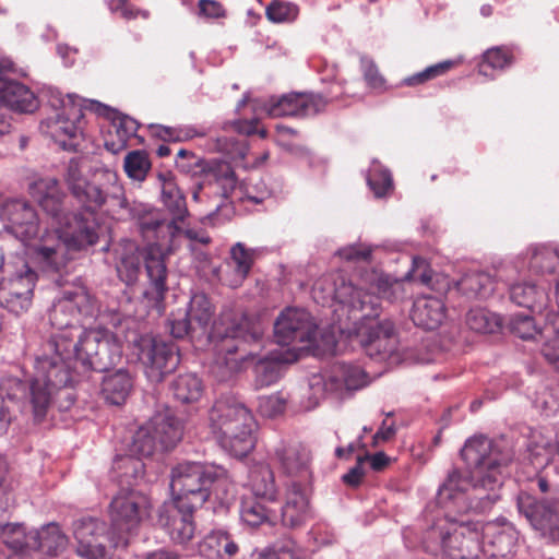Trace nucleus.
<instances>
[{
	"instance_id": "obj_1",
	"label": "nucleus",
	"mask_w": 559,
	"mask_h": 559,
	"mask_svg": "<svg viewBox=\"0 0 559 559\" xmlns=\"http://www.w3.org/2000/svg\"><path fill=\"white\" fill-rule=\"evenodd\" d=\"M98 313L95 299L83 286L62 290L53 300L49 321L55 331L35 357L29 383L31 404L36 419L46 416L53 397L62 394L68 404L74 402L70 386L76 377L88 371L105 372L121 358V345L107 329L76 325L81 319Z\"/></svg>"
},
{
	"instance_id": "obj_2",
	"label": "nucleus",
	"mask_w": 559,
	"mask_h": 559,
	"mask_svg": "<svg viewBox=\"0 0 559 559\" xmlns=\"http://www.w3.org/2000/svg\"><path fill=\"white\" fill-rule=\"evenodd\" d=\"M85 159H70L64 180L67 187L86 214L69 213L64 206L66 194L56 178H40L29 186L31 195L49 215L53 224L63 226V240L47 234L38 247L39 257L56 267L66 266L70 249L80 250L93 246L98 239L95 213L109 200L127 207L123 188L118 175L110 168L96 167L84 175Z\"/></svg>"
},
{
	"instance_id": "obj_3",
	"label": "nucleus",
	"mask_w": 559,
	"mask_h": 559,
	"mask_svg": "<svg viewBox=\"0 0 559 559\" xmlns=\"http://www.w3.org/2000/svg\"><path fill=\"white\" fill-rule=\"evenodd\" d=\"M404 281L389 274L371 270L361 275L359 286H355L341 274H330L319 278L313 285V298L325 305L336 301L347 308L348 319L366 353L376 359L389 358L397 346L395 328L392 321H376L379 316L380 299L396 301L405 297Z\"/></svg>"
},
{
	"instance_id": "obj_4",
	"label": "nucleus",
	"mask_w": 559,
	"mask_h": 559,
	"mask_svg": "<svg viewBox=\"0 0 559 559\" xmlns=\"http://www.w3.org/2000/svg\"><path fill=\"white\" fill-rule=\"evenodd\" d=\"M468 476L453 469L440 485L437 501L442 510L437 513H463L468 510L484 512L499 498L501 466L512 460L506 450V440H491L484 435L468 438L461 450Z\"/></svg>"
},
{
	"instance_id": "obj_5",
	"label": "nucleus",
	"mask_w": 559,
	"mask_h": 559,
	"mask_svg": "<svg viewBox=\"0 0 559 559\" xmlns=\"http://www.w3.org/2000/svg\"><path fill=\"white\" fill-rule=\"evenodd\" d=\"M150 509L148 498L135 490L124 489L114 497L110 508V528L97 518L83 516L73 522L76 554L84 559H105L107 539L114 548H126Z\"/></svg>"
},
{
	"instance_id": "obj_6",
	"label": "nucleus",
	"mask_w": 559,
	"mask_h": 559,
	"mask_svg": "<svg viewBox=\"0 0 559 559\" xmlns=\"http://www.w3.org/2000/svg\"><path fill=\"white\" fill-rule=\"evenodd\" d=\"M130 213L135 221L139 233L147 242L144 261L148 288L144 292V295L158 305L163 302L168 289L164 248L173 243L181 231V226L167 219L160 210L146 204L134 205Z\"/></svg>"
},
{
	"instance_id": "obj_7",
	"label": "nucleus",
	"mask_w": 559,
	"mask_h": 559,
	"mask_svg": "<svg viewBox=\"0 0 559 559\" xmlns=\"http://www.w3.org/2000/svg\"><path fill=\"white\" fill-rule=\"evenodd\" d=\"M263 324L258 317L248 316L240 309L226 308L214 322L210 337L221 341L222 345L216 364H224L225 371L221 380H225L240 369V362L246 359H254L253 350L238 355L241 344L260 343L263 337Z\"/></svg>"
},
{
	"instance_id": "obj_8",
	"label": "nucleus",
	"mask_w": 559,
	"mask_h": 559,
	"mask_svg": "<svg viewBox=\"0 0 559 559\" xmlns=\"http://www.w3.org/2000/svg\"><path fill=\"white\" fill-rule=\"evenodd\" d=\"M209 425L222 448L235 456L247 455L255 445V419L233 395H222L214 402Z\"/></svg>"
},
{
	"instance_id": "obj_9",
	"label": "nucleus",
	"mask_w": 559,
	"mask_h": 559,
	"mask_svg": "<svg viewBox=\"0 0 559 559\" xmlns=\"http://www.w3.org/2000/svg\"><path fill=\"white\" fill-rule=\"evenodd\" d=\"M228 477L225 468L197 462L180 463L171 471L173 500L191 507H202L214 495L223 499L227 493Z\"/></svg>"
},
{
	"instance_id": "obj_10",
	"label": "nucleus",
	"mask_w": 559,
	"mask_h": 559,
	"mask_svg": "<svg viewBox=\"0 0 559 559\" xmlns=\"http://www.w3.org/2000/svg\"><path fill=\"white\" fill-rule=\"evenodd\" d=\"M51 112L40 122V130L63 150H76L83 131V108L79 96L52 94L49 100Z\"/></svg>"
},
{
	"instance_id": "obj_11",
	"label": "nucleus",
	"mask_w": 559,
	"mask_h": 559,
	"mask_svg": "<svg viewBox=\"0 0 559 559\" xmlns=\"http://www.w3.org/2000/svg\"><path fill=\"white\" fill-rule=\"evenodd\" d=\"M10 506V496L0 485V516ZM0 537L14 551L38 550L48 556H56L67 543V536L56 523H50L39 531L25 532L20 524L0 522Z\"/></svg>"
},
{
	"instance_id": "obj_12",
	"label": "nucleus",
	"mask_w": 559,
	"mask_h": 559,
	"mask_svg": "<svg viewBox=\"0 0 559 559\" xmlns=\"http://www.w3.org/2000/svg\"><path fill=\"white\" fill-rule=\"evenodd\" d=\"M274 340L282 347H287L282 358L286 362H294L311 342L316 341V321L302 308L287 307L278 314L274 322Z\"/></svg>"
},
{
	"instance_id": "obj_13",
	"label": "nucleus",
	"mask_w": 559,
	"mask_h": 559,
	"mask_svg": "<svg viewBox=\"0 0 559 559\" xmlns=\"http://www.w3.org/2000/svg\"><path fill=\"white\" fill-rule=\"evenodd\" d=\"M0 216L5 224V229L9 233H11L15 238L21 240L26 246L34 248L36 259L39 263H41L45 267L53 271H59L61 269L49 264L48 261H44L39 257L38 247L43 237H45L47 234L56 235L60 237L61 240H63V226L57 225V229L53 231H49L45 228L41 233L38 216L34 207L21 199H13L4 202L0 210Z\"/></svg>"
},
{
	"instance_id": "obj_14",
	"label": "nucleus",
	"mask_w": 559,
	"mask_h": 559,
	"mask_svg": "<svg viewBox=\"0 0 559 559\" xmlns=\"http://www.w3.org/2000/svg\"><path fill=\"white\" fill-rule=\"evenodd\" d=\"M367 383L368 376L360 366L335 362L325 374H313L309 379V402L305 408H314L326 395L344 399Z\"/></svg>"
},
{
	"instance_id": "obj_15",
	"label": "nucleus",
	"mask_w": 559,
	"mask_h": 559,
	"mask_svg": "<svg viewBox=\"0 0 559 559\" xmlns=\"http://www.w3.org/2000/svg\"><path fill=\"white\" fill-rule=\"evenodd\" d=\"M531 292L537 296L538 302L528 306L533 317L526 313V340L539 337L543 342L544 357L559 369V309L545 316L543 309L546 306L547 295L535 287H532Z\"/></svg>"
},
{
	"instance_id": "obj_16",
	"label": "nucleus",
	"mask_w": 559,
	"mask_h": 559,
	"mask_svg": "<svg viewBox=\"0 0 559 559\" xmlns=\"http://www.w3.org/2000/svg\"><path fill=\"white\" fill-rule=\"evenodd\" d=\"M139 359L151 382H160L176 370L180 362L177 345L158 337L142 336L138 344Z\"/></svg>"
},
{
	"instance_id": "obj_17",
	"label": "nucleus",
	"mask_w": 559,
	"mask_h": 559,
	"mask_svg": "<svg viewBox=\"0 0 559 559\" xmlns=\"http://www.w3.org/2000/svg\"><path fill=\"white\" fill-rule=\"evenodd\" d=\"M326 102L320 95L293 93L280 98L271 97L261 109L269 117H309L325 107Z\"/></svg>"
},
{
	"instance_id": "obj_18",
	"label": "nucleus",
	"mask_w": 559,
	"mask_h": 559,
	"mask_svg": "<svg viewBox=\"0 0 559 559\" xmlns=\"http://www.w3.org/2000/svg\"><path fill=\"white\" fill-rule=\"evenodd\" d=\"M198 508L174 500L163 504L158 514V523L166 530L174 543L186 544L193 538L195 532L193 512Z\"/></svg>"
},
{
	"instance_id": "obj_19",
	"label": "nucleus",
	"mask_w": 559,
	"mask_h": 559,
	"mask_svg": "<svg viewBox=\"0 0 559 559\" xmlns=\"http://www.w3.org/2000/svg\"><path fill=\"white\" fill-rule=\"evenodd\" d=\"M237 178L235 171L228 164L218 166L215 173V182L207 186H200L193 191L192 199L195 202L204 201L209 203V216L215 214L225 203V200L236 191Z\"/></svg>"
},
{
	"instance_id": "obj_20",
	"label": "nucleus",
	"mask_w": 559,
	"mask_h": 559,
	"mask_svg": "<svg viewBox=\"0 0 559 559\" xmlns=\"http://www.w3.org/2000/svg\"><path fill=\"white\" fill-rule=\"evenodd\" d=\"M274 459L282 472L290 478L289 481L308 485L311 479V455L308 449L300 444L281 443L274 450Z\"/></svg>"
},
{
	"instance_id": "obj_21",
	"label": "nucleus",
	"mask_w": 559,
	"mask_h": 559,
	"mask_svg": "<svg viewBox=\"0 0 559 559\" xmlns=\"http://www.w3.org/2000/svg\"><path fill=\"white\" fill-rule=\"evenodd\" d=\"M311 518L308 485L287 481L284 504L281 509L282 524L286 527H300Z\"/></svg>"
},
{
	"instance_id": "obj_22",
	"label": "nucleus",
	"mask_w": 559,
	"mask_h": 559,
	"mask_svg": "<svg viewBox=\"0 0 559 559\" xmlns=\"http://www.w3.org/2000/svg\"><path fill=\"white\" fill-rule=\"evenodd\" d=\"M36 280V273L22 262L21 267L0 287V298L12 304V311L17 312L15 304L21 310H26L31 304Z\"/></svg>"
},
{
	"instance_id": "obj_23",
	"label": "nucleus",
	"mask_w": 559,
	"mask_h": 559,
	"mask_svg": "<svg viewBox=\"0 0 559 559\" xmlns=\"http://www.w3.org/2000/svg\"><path fill=\"white\" fill-rule=\"evenodd\" d=\"M10 69V62H0V105L19 112H33L38 107L37 97L26 85L5 79Z\"/></svg>"
},
{
	"instance_id": "obj_24",
	"label": "nucleus",
	"mask_w": 559,
	"mask_h": 559,
	"mask_svg": "<svg viewBox=\"0 0 559 559\" xmlns=\"http://www.w3.org/2000/svg\"><path fill=\"white\" fill-rule=\"evenodd\" d=\"M258 255L259 249L248 248L242 242L234 243L229 249V265L233 267V274L219 276V281L231 288L239 287L248 277Z\"/></svg>"
},
{
	"instance_id": "obj_25",
	"label": "nucleus",
	"mask_w": 559,
	"mask_h": 559,
	"mask_svg": "<svg viewBox=\"0 0 559 559\" xmlns=\"http://www.w3.org/2000/svg\"><path fill=\"white\" fill-rule=\"evenodd\" d=\"M413 322L425 330H436L445 318V306L440 297L423 295L417 297L411 312Z\"/></svg>"
},
{
	"instance_id": "obj_26",
	"label": "nucleus",
	"mask_w": 559,
	"mask_h": 559,
	"mask_svg": "<svg viewBox=\"0 0 559 559\" xmlns=\"http://www.w3.org/2000/svg\"><path fill=\"white\" fill-rule=\"evenodd\" d=\"M116 270L127 285L134 284L141 270V252L132 240H123L116 249Z\"/></svg>"
},
{
	"instance_id": "obj_27",
	"label": "nucleus",
	"mask_w": 559,
	"mask_h": 559,
	"mask_svg": "<svg viewBox=\"0 0 559 559\" xmlns=\"http://www.w3.org/2000/svg\"><path fill=\"white\" fill-rule=\"evenodd\" d=\"M200 551L210 559H236L240 547L228 532L215 530L204 537Z\"/></svg>"
},
{
	"instance_id": "obj_28",
	"label": "nucleus",
	"mask_w": 559,
	"mask_h": 559,
	"mask_svg": "<svg viewBox=\"0 0 559 559\" xmlns=\"http://www.w3.org/2000/svg\"><path fill=\"white\" fill-rule=\"evenodd\" d=\"M148 423L162 450L174 448L182 437L180 421L168 413H158Z\"/></svg>"
},
{
	"instance_id": "obj_29",
	"label": "nucleus",
	"mask_w": 559,
	"mask_h": 559,
	"mask_svg": "<svg viewBox=\"0 0 559 559\" xmlns=\"http://www.w3.org/2000/svg\"><path fill=\"white\" fill-rule=\"evenodd\" d=\"M530 522L543 536L559 538V502L536 504L530 513Z\"/></svg>"
},
{
	"instance_id": "obj_30",
	"label": "nucleus",
	"mask_w": 559,
	"mask_h": 559,
	"mask_svg": "<svg viewBox=\"0 0 559 559\" xmlns=\"http://www.w3.org/2000/svg\"><path fill=\"white\" fill-rule=\"evenodd\" d=\"M132 379L124 370H119L106 376L102 383L104 399L112 405H121L126 402L132 389Z\"/></svg>"
},
{
	"instance_id": "obj_31",
	"label": "nucleus",
	"mask_w": 559,
	"mask_h": 559,
	"mask_svg": "<svg viewBox=\"0 0 559 559\" xmlns=\"http://www.w3.org/2000/svg\"><path fill=\"white\" fill-rule=\"evenodd\" d=\"M265 500L248 496L241 500L240 504V519L243 524L250 527H258L263 524L272 525L274 523L275 515L265 506Z\"/></svg>"
},
{
	"instance_id": "obj_32",
	"label": "nucleus",
	"mask_w": 559,
	"mask_h": 559,
	"mask_svg": "<svg viewBox=\"0 0 559 559\" xmlns=\"http://www.w3.org/2000/svg\"><path fill=\"white\" fill-rule=\"evenodd\" d=\"M115 479L123 486H132L143 476L144 464L142 460L130 452L126 455H117L112 464Z\"/></svg>"
},
{
	"instance_id": "obj_33",
	"label": "nucleus",
	"mask_w": 559,
	"mask_h": 559,
	"mask_svg": "<svg viewBox=\"0 0 559 559\" xmlns=\"http://www.w3.org/2000/svg\"><path fill=\"white\" fill-rule=\"evenodd\" d=\"M249 486L253 497H259L266 501L276 500L274 474L269 465L260 464L251 469Z\"/></svg>"
},
{
	"instance_id": "obj_34",
	"label": "nucleus",
	"mask_w": 559,
	"mask_h": 559,
	"mask_svg": "<svg viewBox=\"0 0 559 559\" xmlns=\"http://www.w3.org/2000/svg\"><path fill=\"white\" fill-rule=\"evenodd\" d=\"M24 391V384L16 378L3 379L0 382V435L7 431L11 421V409L16 404L19 393Z\"/></svg>"
},
{
	"instance_id": "obj_35",
	"label": "nucleus",
	"mask_w": 559,
	"mask_h": 559,
	"mask_svg": "<svg viewBox=\"0 0 559 559\" xmlns=\"http://www.w3.org/2000/svg\"><path fill=\"white\" fill-rule=\"evenodd\" d=\"M162 201L171 215L170 221L175 225L185 224L186 218L189 216L186 198L173 181H166L163 185Z\"/></svg>"
},
{
	"instance_id": "obj_36",
	"label": "nucleus",
	"mask_w": 559,
	"mask_h": 559,
	"mask_svg": "<svg viewBox=\"0 0 559 559\" xmlns=\"http://www.w3.org/2000/svg\"><path fill=\"white\" fill-rule=\"evenodd\" d=\"M283 355V350H272L267 356L259 358L254 367L257 386H269L275 383L281 378V364L287 362L284 359L275 358L274 356Z\"/></svg>"
},
{
	"instance_id": "obj_37",
	"label": "nucleus",
	"mask_w": 559,
	"mask_h": 559,
	"mask_svg": "<svg viewBox=\"0 0 559 559\" xmlns=\"http://www.w3.org/2000/svg\"><path fill=\"white\" fill-rule=\"evenodd\" d=\"M513 63V55L503 47H493L486 50L478 66L479 74L495 78V72L503 71Z\"/></svg>"
},
{
	"instance_id": "obj_38",
	"label": "nucleus",
	"mask_w": 559,
	"mask_h": 559,
	"mask_svg": "<svg viewBox=\"0 0 559 559\" xmlns=\"http://www.w3.org/2000/svg\"><path fill=\"white\" fill-rule=\"evenodd\" d=\"M471 522L475 523L474 521ZM476 523L480 526L479 537L483 536V538L487 539L492 535L490 543L497 547L500 555L506 556L512 551L516 544V536L511 525H504L500 531L496 532L497 526L492 523H487L486 525L479 522Z\"/></svg>"
},
{
	"instance_id": "obj_39",
	"label": "nucleus",
	"mask_w": 559,
	"mask_h": 559,
	"mask_svg": "<svg viewBox=\"0 0 559 559\" xmlns=\"http://www.w3.org/2000/svg\"><path fill=\"white\" fill-rule=\"evenodd\" d=\"M214 306L204 293L192 295L187 311V317L200 331H205L213 319Z\"/></svg>"
},
{
	"instance_id": "obj_40",
	"label": "nucleus",
	"mask_w": 559,
	"mask_h": 559,
	"mask_svg": "<svg viewBox=\"0 0 559 559\" xmlns=\"http://www.w3.org/2000/svg\"><path fill=\"white\" fill-rule=\"evenodd\" d=\"M174 396L181 403H194L203 393L202 381L194 373L180 374L171 385Z\"/></svg>"
},
{
	"instance_id": "obj_41",
	"label": "nucleus",
	"mask_w": 559,
	"mask_h": 559,
	"mask_svg": "<svg viewBox=\"0 0 559 559\" xmlns=\"http://www.w3.org/2000/svg\"><path fill=\"white\" fill-rule=\"evenodd\" d=\"M457 288L469 297L484 298L493 292V283L491 276L485 272H471L457 282Z\"/></svg>"
},
{
	"instance_id": "obj_42",
	"label": "nucleus",
	"mask_w": 559,
	"mask_h": 559,
	"mask_svg": "<svg viewBox=\"0 0 559 559\" xmlns=\"http://www.w3.org/2000/svg\"><path fill=\"white\" fill-rule=\"evenodd\" d=\"M88 109H91L99 116L112 119V128L115 132L123 131L124 138L132 136L138 131L139 124L134 119L128 116L118 117V114L106 105H103L95 100H90Z\"/></svg>"
},
{
	"instance_id": "obj_43",
	"label": "nucleus",
	"mask_w": 559,
	"mask_h": 559,
	"mask_svg": "<svg viewBox=\"0 0 559 559\" xmlns=\"http://www.w3.org/2000/svg\"><path fill=\"white\" fill-rule=\"evenodd\" d=\"M466 324L477 333H495L501 326L500 317L483 308L469 310L466 316Z\"/></svg>"
},
{
	"instance_id": "obj_44",
	"label": "nucleus",
	"mask_w": 559,
	"mask_h": 559,
	"mask_svg": "<svg viewBox=\"0 0 559 559\" xmlns=\"http://www.w3.org/2000/svg\"><path fill=\"white\" fill-rule=\"evenodd\" d=\"M157 448L156 438L153 436L150 423H147L134 432L131 443L128 445V452L142 459L152 455Z\"/></svg>"
},
{
	"instance_id": "obj_45",
	"label": "nucleus",
	"mask_w": 559,
	"mask_h": 559,
	"mask_svg": "<svg viewBox=\"0 0 559 559\" xmlns=\"http://www.w3.org/2000/svg\"><path fill=\"white\" fill-rule=\"evenodd\" d=\"M123 168L129 178L143 181L151 169L147 153L140 150L129 152L124 157Z\"/></svg>"
},
{
	"instance_id": "obj_46",
	"label": "nucleus",
	"mask_w": 559,
	"mask_h": 559,
	"mask_svg": "<svg viewBox=\"0 0 559 559\" xmlns=\"http://www.w3.org/2000/svg\"><path fill=\"white\" fill-rule=\"evenodd\" d=\"M367 182L377 198L385 197L393 189L390 171L376 163L369 169Z\"/></svg>"
},
{
	"instance_id": "obj_47",
	"label": "nucleus",
	"mask_w": 559,
	"mask_h": 559,
	"mask_svg": "<svg viewBox=\"0 0 559 559\" xmlns=\"http://www.w3.org/2000/svg\"><path fill=\"white\" fill-rule=\"evenodd\" d=\"M298 7L290 2L273 1L266 8V16L274 23L293 22L298 16Z\"/></svg>"
},
{
	"instance_id": "obj_48",
	"label": "nucleus",
	"mask_w": 559,
	"mask_h": 559,
	"mask_svg": "<svg viewBox=\"0 0 559 559\" xmlns=\"http://www.w3.org/2000/svg\"><path fill=\"white\" fill-rule=\"evenodd\" d=\"M453 64L454 62L450 60L439 62L437 64L426 68L425 70L414 75L404 79L402 83L407 86H416L423 84L431 79L444 74L453 67Z\"/></svg>"
},
{
	"instance_id": "obj_49",
	"label": "nucleus",
	"mask_w": 559,
	"mask_h": 559,
	"mask_svg": "<svg viewBox=\"0 0 559 559\" xmlns=\"http://www.w3.org/2000/svg\"><path fill=\"white\" fill-rule=\"evenodd\" d=\"M155 135L159 136L164 141H187L194 136H203L204 132L198 131L193 127H185L175 129L164 126H152Z\"/></svg>"
},
{
	"instance_id": "obj_50",
	"label": "nucleus",
	"mask_w": 559,
	"mask_h": 559,
	"mask_svg": "<svg viewBox=\"0 0 559 559\" xmlns=\"http://www.w3.org/2000/svg\"><path fill=\"white\" fill-rule=\"evenodd\" d=\"M372 248L362 243L349 245L337 251L341 259L353 263H369Z\"/></svg>"
},
{
	"instance_id": "obj_51",
	"label": "nucleus",
	"mask_w": 559,
	"mask_h": 559,
	"mask_svg": "<svg viewBox=\"0 0 559 559\" xmlns=\"http://www.w3.org/2000/svg\"><path fill=\"white\" fill-rule=\"evenodd\" d=\"M258 409L265 417H274L285 409V400L278 394L259 397Z\"/></svg>"
},
{
	"instance_id": "obj_52",
	"label": "nucleus",
	"mask_w": 559,
	"mask_h": 559,
	"mask_svg": "<svg viewBox=\"0 0 559 559\" xmlns=\"http://www.w3.org/2000/svg\"><path fill=\"white\" fill-rule=\"evenodd\" d=\"M306 349L334 353L336 349V337L331 331L319 333L318 325L316 324V341L311 342L310 346L306 347Z\"/></svg>"
},
{
	"instance_id": "obj_53",
	"label": "nucleus",
	"mask_w": 559,
	"mask_h": 559,
	"mask_svg": "<svg viewBox=\"0 0 559 559\" xmlns=\"http://www.w3.org/2000/svg\"><path fill=\"white\" fill-rule=\"evenodd\" d=\"M550 250L547 247H532L531 252V267L536 270V272H552L555 269V264L557 263V260H548L544 259L540 254V252Z\"/></svg>"
},
{
	"instance_id": "obj_54",
	"label": "nucleus",
	"mask_w": 559,
	"mask_h": 559,
	"mask_svg": "<svg viewBox=\"0 0 559 559\" xmlns=\"http://www.w3.org/2000/svg\"><path fill=\"white\" fill-rule=\"evenodd\" d=\"M406 278L419 280L425 285H430L431 274L427 270L426 260L423 258L413 259V269L406 274Z\"/></svg>"
},
{
	"instance_id": "obj_55",
	"label": "nucleus",
	"mask_w": 559,
	"mask_h": 559,
	"mask_svg": "<svg viewBox=\"0 0 559 559\" xmlns=\"http://www.w3.org/2000/svg\"><path fill=\"white\" fill-rule=\"evenodd\" d=\"M275 547L278 559H304L301 549L292 539L276 543Z\"/></svg>"
},
{
	"instance_id": "obj_56",
	"label": "nucleus",
	"mask_w": 559,
	"mask_h": 559,
	"mask_svg": "<svg viewBox=\"0 0 559 559\" xmlns=\"http://www.w3.org/2000/svg\"><path fill=\"white\" fill-rule=\"evenodd\" d=\"M361 66L367 84L372 88H381L383 86L384 80L379 74L378 69L372 63V61L361 59Z\"/></svg>"
},
{
	"instance_id": "obj_57",
	"label": "nucleus",
	"mask_w": 559,
	"mask_h": 559,
	"mask_svg": "<svg viewBox=\"0 0 559 559\" xmlns=\"http://www.w3.org/2000/svg\"><path fill=\"white\" fill-rule=\"evenodd\" d=\"M198 330L199 329L194 325L193 322L189 320L187 316L182 319L170 321V333L174 337L177 338H181Z\"/></svg>"
},
{
	"instance_id": "obj_58",
	"label": "nucleus",
	"mask_w": 559,
	"mask_h": 559,
	"mask_svg": "<svg viewBox=\"0 0 559 559\" xmlns=\"http://www.w3.org/2000/svg\"><path fill=\"white\" fill-rule=\"evenodd\" d=\"M199 10L205 17L217 19L225 15L222 4L215 0H200Z\"/></svg>"
},
{
	"instance_id": "obj_59",
	"label": "nucleus",
	"mask_w": 559,
	"mask_h": 559,
	"mask_svg": "<svg viewBox=\"0 0 559 559\" xmlns=\"http://www.w3.org/2000/svg\"><path fill=\"white\" fill-rule=\"evenodd\" d=\"M362 464L364 459L360 455L357 456L356 465L352 467L345 475H343V481L349 486H357L361 481L365 474Z\"/></svg>"
},
{
	"instance_id": "obj_60",
	"label": "nucleus",
	"mask_w": 559,
	"mask_h": 559,
	"mask_svg": "<svg viewBox=\"0 0 559 559\" xmlns=\"http://www.w3.org/2000/svg\"><path fill=\"white\" fill-rule=\"evenodd\" d=\"M234 142L228 138H216L206 143V150L210 152L230 153Z\"/></svg>"
},
{
	"instance_id": "obj_61",
	"label": "nucleus",
	"mask_w": 559,
	"mask_h": 559,
	"mask_svg": "<svg viewBox=\"0 0 559 559\" xmlns=\"http://www.w3.org/2000/svg\"><path fill=\"white\" fill-rule=\"evenodd\" d=\"M116 133V136H117V140H114V139H107L105 141V147L111 152L112 154H117L119 152H121L122 150H124L127 147V144H128V140L131 138V136H123L124 132L121 131V132H115Z\"/></svg>"
},
{
	"instance_id": "obj_62",
	"label": "nucleus",
	"mask_w": 559,
	"mask_h": 559,
	"mask_svg": "<svg viewBox=\"0 0 559 559\" xmlns=\"http://www.w3.org/2000/svg\"><path fill=\"white\" fill-rule=\"evenodd\" d=\"M182 225L183 224H180L181 231L179 233V235L183 234L189 240L195 241L201 245H207L211 242V238L205 231L195 230L191 228L183 229Z\"/></svg>"
},
{
	"instance_id": "obj_63",
	"label": "nucleus",
	"mask_w": 559,
	"mask_h": 559,
	"mask_svg": "<svg viewBox=\"0 0 559 559\" xmlns=\"http://www.w3.org/2000/svg\"><path fill=\"white\" fill-rule=\"evenodd\" d=\"M109 9L112 12H120L126 19L135 17V12L127 4V0H111L109 2Z\"/></svg>"
},
{
	"instance_id": "obj_64",
	"label": "nucleus",
	"mask_w": 559,
	"mask_h": 559,
	"mask_svg": "<svg viewBox=\"0 0 559 559\" xmlns=\"http://www.w3.org/2000/svg\"><path fill=\"white\" fill-rule=\"evenodd\" d=\"M365 461H369L372 469L380 471L388 464V456L383 452L373 455L366 454L361 456Z\"/></svg>"
}]
</instances>
